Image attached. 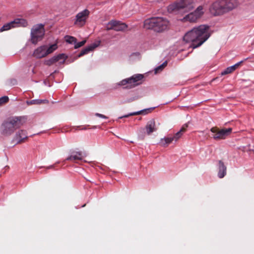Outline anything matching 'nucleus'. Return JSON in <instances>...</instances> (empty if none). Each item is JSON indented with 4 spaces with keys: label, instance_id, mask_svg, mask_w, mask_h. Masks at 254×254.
<instances>
[{
    "label": "nucleus",
    "instance_id": "nucleus-21",
    "mask_svg": "<svg viewBox=\"0 0 254 254\" xmlns=\"http://www.w3.org/2000/svg\"><path fill=\"white\" fill-rule=\"evenodd\" d=\"M98 46V44L93 43L91 44L90 46H88L85 48H84L83 50H81V51L80 52L79 55H78V57H80L83 56L84 55H86L88 54L90 51L94 50L95 48L97 47Z\"/></svg>",
    "mask_w": 254,
    "mask_h": 254
},
{
    "label": "nucleus",
    "instance_id": "nucleus-17",
    "mask_svg": "<svg viewBox=\"0 0 254 254\" xmlns=\"http://www.w3.org/2000/svg\"><path fill=\"white\" fill-rule=\"evenodd\" d=\"M218 170L217 176L219 178L222 179L226 175L227 167L221 160L218 161Z\"/></svg>",
    "mask_w": 254,
    "mask_h": 254
},
{
    "label": "nucleus",
    "instance_id": "nucleus-18",
    "mask_svg": "<svg viewBox=\"0 0 254 254\" xmlns=\"http://www.w3.org/2000/svg\"><path fill=\"white\" fill-rule=\"evenodd\" d=\"M84 155L81 151H72L65 160L71 161L80 160L82 159Z\"/></svg>",
    "mask_w": 254,
    "mask_h": 254
},
{
    "label": "nucleus",
    "instance_id": "nucleus-2",
    "mask_svg": "<svg viewBox=\"0 0 254 254\" xmlns=\"http://www.w3.org/2000/svg\"><path fill=\"white\" fill-rule=\"evenodd\" d=\"M169 21L161 17H153L146 19L144 26L148 29H152L157 32H161L168 28Z\"/></svg>",
    "mask_w": 254,
    "mask_h": 254
},
{
    "label": "nucleus",
    "instance_id": "nucleus-28",
    "mask_svg": "<svg viewBox=\"0 0 254 254\" xmlns=\"http://www.w3.org/2000/svg\"><path fill=\"white\" fill-rule=\"evenodd\" d=\"M86 43V40H83L79 42H77V41L74 44V48L77 49L83 46Z\"/></svg>",
    "mask_w": 254,
    "mask_h": 254
},
{
    "label": "nucleus",
    "instance_id": "nucleus-24",
    "mask_svg": "<svg viewBox=\"0 0 254 254\" xmlns=\"http://www.w3.org/2000/svg\"><path fill=\"white\" fill-rule=\"evenodd\" d=\"M173 141H174V138H173L172 136H170L161 138L160 141V143L161 146L166 147L168 145L171 143Z\"/></svg>",
    "mask_w": 254,
    "mask_h": 254
},
{
    "label": "nucleus",
    "instance_id": "nucleus-7",
    "mask_svg": "<svg viewBox=\"0 0 254 254\" xmlns=\"http://www.w3.org/2000/svg\"><path fill=\"white\" fill-rule=\"evenodd\" d=\"M203 10V6L200 5L193 12L186 15L183 18L180 19V20L183 22H195L203 14L204 11Z\"/></svg>",
    "mask_w": 254,
    "mask_h": 254
},
{
    "label": "nucleus",
    "instance_id": "nucleus-9",
    "mask_svg": "<svg viewBox=\"0 0 254 254\" xmlns=\"http://www.w3.org/2000/svg\"><path fill=\"white\" fill-rule=\"evenodd\" d=\"M28 25L27 21L23 18H16L13 21L7 23L0 28V32L10 29L12 28L17 27H26Z\"/></svg>",
    "mask_w": 254,
    "mask_h": 254
},
{
    "label": "nucleus",
    "instance_id": "nucleus-8",
    "mask_svg": "<svg viewBox=\"0 0 254 254\" xmlns=\"http://www.w3.org/2000/svg\"><path fill=\"white\" fill-rule=\"evenodd\" d=\"M89 15L90 11L87 9L77 13L74 19V25L78 27H82L85 25Z\"/></svg>",
    "mask_w": 254,
    "mask_h": 254
},
{
    "label": "nucleus",
    "instance_id": "nucleus-11",
    "mask_svg": "<svg viewBox=\"0 0 254 254\" xmlns=\"http://www.w3.org/2000/svg\"><path fill=\"white\" fill-rule=\"evenodd\" d=\"M232 128H223L219 130L217 127H212L210 131L213 134H212L213 138L215 140L224 139L228 136L232 132Z\"/></svg>",
    "mask_w": 254,
    "mask_h": 254
},
{
    "label": "nucleus",
    "instance_id": "nucleus-4",
    "mask_svg": "<svg viewBox=\"0 0 254 254\" xmlns=\"http://www.w3.org/2000/svg\"><path fill=\"white\" fill-rule=\"evenodd\" d=\"M194 7L192 0H180L170 4L168 11L169 13L184 14L190 11Z\"/></svg>",
    "mask_w": 254,
    "mask_h": 254
},
{
    "label": "nucleus",
    "instance_id": "nucleus-30",
    "mask_svg": "<svg viewBox=\"0 0 254 254\" xmlns=\"http://www.w3.org/2000/svg\"><path fill=\"white\" fill-rule=\"evenodd\" d=\"M9 100V98L7 96H4L0 98V105L7 103Z\"/></svg>",
    "mask_w": 254,
    "mask_h": 254
},
{
    "label": "nucleus",
    "instance_id": "nucleus-33",
    "mask_svg": "<svg viewBox=\"0 0 254 254\" xmlns=\"http://www.w3.org/2000/svg\"><path fill=\"white\" fill-rule=\"evenodd\" d=\"M11 81L12 82V83H13V84H14L15 83H16V80H15V79L11 80Z\"/></svg>",
    "mask_w": 254,
    "mask_h": 254
},
{
    "label": "nucleus",
    "instance_id": "nucleus-12",
    "mask_svg": "<svg viewBox=\"0 0 254 254\" xmlns=\"http://www.w3.org/2000/svg\"><path fill=\"white\" fill-rule=\"evenodd\" d=\"M127 26L124 23L120 21L112 20L107 25V30H114L116 31H122L127 28Z\"/></svg>",
    "mask_w": 254,
    "mask_h": 254
},
{
    "label": "nucleus",
    "instance_id": "nucleus-3",
    "mask_svg": "<svg viewBox=\"0 0 254 254\" xmlns=\"http://www.w3.org/2000/svg\"><path fill=\"white\" fill-rule=\"evenodd\" d=\"M22 117H14L8 121L4 122L0 127L1 133L4 136H9L12 134L15 130L20 127L25 121Z\"/></svg>",
    "mask_w": 254,
    "mask_h": 254
},
{
    "label": "nucleus",
    "instance_id": "nucleus-27",
    "mask_svg": "<svg viewBox=\"0 0 254 254\" xmlns=\"http://www.w3.org/2000/svg\"><path fill=\"white\" fill-rule=\"evenodd\" d=\"M65 41L69 44H75L76 42V39L72 36H66L65 37Z\"/></svg>",
    "mask_w": 254,
    "mask_h": 254
},
{
    "label": "nucleus",
    "instance_id": "nucleus-34",
    "mask_svg": "<svg viewBox=\"0 0 254 254\" xmlns=\"http://www.w3.org/2000/svg\"><path fill=\"white\" fill-rule=\"evenodd\" d=\"M249 59V58H247V59H245L244 61H246V60H247V59Z\"/></svg>",
    "mask_w": 254,
    "mask_h": 254
},
{
    "label": "nucleus",
    "instance_id": "nucleus-15",
    "mask_svg": "<svg viewBox=\"0 0 254 254\" xmlns=\"http://www.w3.org/2000/svg\"><path fill=\"white\" fill-rule=\"evenodd\" d=\"M47 56L46 45H42L38 47L34 51L32 54V56L36 59H41Z\"/></svg>",
    "mask_w": 254,
    "mask_h": 254
},
{
    "label": "nucleus",
    "instance_id": "nucleus-26",
    "mask_svg": "<svg viewBox=\"0 0 254 254\" xmlns=\"http://www.w3.org/2000/svg\"><path fill=\"white\" fill-rule=\"evenodd\" d=\"M48 101L47 100H41V99H34L29 101H27V103L28 105L32 104H41L42 103H47Z\"/></svg>",
    "mask_w": 254,
    "mask_h": 254
},
{
    "label": "nucleus",
    "instance_id": "nucleus-23",
    "mask_svg": "<svg viewBox=\"0 0 254 254\" xmlns=\"http://www.w3.org/2000/svg\"><path fill=\"white\" fill-rule=\"evenodd\" d=\"M188 127V125L185 124L181 128V129L178 131L175 134L172 136L174 138V140L175 141H177L183 135V133H184L187 128Z\"/></svg>",
    "mask_w": 254,
    "mask_h": 254
},
{
    "label": "nucleus",
    "instance_id": "nucleus-29",
    "mask_svg": "<svg viewBox=\"0 0 254 254\" xmlns=\"http://www.w3.org/2000/svg\"><path fill=\"white\" fill-rule=\"evenodd\" d=\"M167 64V62L165 61L162 64L155 68V72L157 73L159 70H162L165 66H166Z\"/></svg>",
    "mask_w": 254,
    "mask_h": 254
},
{
    "label": "nucleus",
    "instance_id": "nucleus-31",
    "mask_svg": "<svg viewBox=\"0 0 254 254\" xmlns=\"http://www.w3.org/2000/svg\"><path fill=\"white\" fill-rule=\"evenodd\" d=\"M95 116H97V117H98L99 118H103V119H107L108 118L107 116H105V115H104L103 114H99V113H96L95 114Z\"/></svg>",
    "mask_w": 254,
    "mask_h": 254
},
{
    "label": "nucleus",
    "instance_id": "nucleus-19",
    "mask_svg": "<svg viewBox=\"0 0 254 254\" xmlns=\"http://www.w3.org/2000/svg\"><path fill=\"white\" fill-rule=\"evenodd\" d=\"M146 133L150 135L151 133L157 130L155 127V122L154 119H151L148 121L145 126Z\"/></svg>",
    "mask_w": 254,
    "mask_h": 254
},
{
    "label": "nucleus",
    "instance_id": "nucleus-1",
    "mask_svg": "<svg viewBox=\"0 0 254 254\" xmlns=\"http://www.w3.org/2000/svg\"><path fill=\"white\" fill-rule=\"evenodd\" d=\"M209 26L200 25L194 27L188 31L184 36V40L187 43H191L190 47L193 49L199 47L210 37L208 31Z\"/></svg>",
    "mask_w": 254,
    "mask_h": 254
},
{
    "label": "nucleus",
    "instance_id": "nucleus-16",
    "mask_svg": "<svg viewBox=\"0 0 254 254\" xmlns=\"http://www.w3.org/2000/svg\"><path fill=\"white\" fill-rule=\"evenodd\" d=\"M28 137L27 132L25 130L21 129L16 132L13 140L16 141V143H21L24 142Z\"/></svg>",
    "mask_w": 254,
    "mask_h": 254
},
{
    "label": "nucleus",
    "instance_id": "nucleus-25",
    "mask_svg": "<svg viewBox=\"0 0 254 254\" xmlns=\"http://www.w3.org/2000/svg\"><path fill=\"white\" fill-rule=\"evenodd\" d=\"M58 48V46L57 44H54L51 45H50L49 47H48L47 45H46V51L47 55H48L52 53L54 51L56 50Z\"/></svg>",
    "mask_w": 254,
    "mask_h": 254
},
{
    "label": "nucleus",
    "instance_id": "nucleus-32",
    "mask_svg": "<svg viewBox=\"0 0 254 254\" xmlns=\"http://www.w3.org/2000/svg\"><path fill=\"white\" fill-rule=\"evenodd\" d=\"M54 168V165H51L47 167V169H52Z\"/></svg>",
    "mask_w": 254,
    "mask_h": 254
},
{
    "label": "nucleus",
    "instance_id": "nucleus-13",
    "mask_svg": "<svg viewBox=\"0 0 254 254\" xmlns=\"http://www.w3.org/2000/svg\"><path fill=\"white\" fill-rule=\"evenodd\" d=\"M67 59V56L64 54H60L57 56H55L51 59L45 61V64L47 65H51L54 64L59 62L61 64L64 63Z\"/></svg>",
    "mask_w": 254,
    "mask_h": 254
},
{
    "label": "nucleus",
    "instance_id": "nucleus-10",
    "mask_svg": "<svg viewBox=\"0 0 254 254\" xmlns=\"http://www.w3.org/2000/svg\"><path fill=\"white\" fill-rule=\"evenodd\" d=\"M143 78V75L141 74H135L131 77L122 80L119 83V85H127L126 88H131L138 84V81Z\"/></svg>",
    "mask_w": 254,
    "mask_h": 254
},
{
    "label": "nucleus",
    "instance_id": "nucleus-6",
    "mask_svg": "<svg viewBox=\"0 0 254 254\" xmlns=\"http://www.w3.org/2000/svg\"><path fill=\"white\" fill-rule=\"evenodd\" d=\"M209 10L213 16H220L226 13L223 0H216L209 6Z\"/></svg>",
    "mask_w": 254,
    "mask_h": 254
},
{
    "label": "nucleus",
    "instance_id": "nucleus-20",
    "mask_svg": "<svg viewBox=\"0 0 254 254\" xmlns=\"http://www.w3.org/2000/svg\"><path fill=\"white\" fill-rule=\"evenodd\" d=\"M155 108V107H152V108H147V109H143V110H142L141 111H137V112H133V113H130V114H129L128 115L123 116L122 117H120L119 118L120 119H122V118H127V117H128L130 116L137 115H140V114L146 115V114H148V113H150Z\"/></svg>",
    "mask_w": 254,
    "mask_h": 254
},
{
    "label": "nucleus",
    "instance_id": "nucleus-22",
    "mask_svg": "<svg viewBox=\"0 0 254 254\" xmlns=\"http://www.w3.org/2000/svg\"><path fill=\"white\" fill-rule=\"evenodd\" d=\"M244 61H241L235 64L229 66L226 68L224 70L221 72V75H224L229 73L232 72L233 71L236 70V69L240 65V64L242 63Z\"/></svg>",
    "mask_w": 254,
    "mask_h": 254
},
{
    "label": "nucleus",
    "instance_id": "nucleus-14",
    "mask_svg": "<svg viewBox=\"0 0 254 254\" xmlns=\"http://www.w3.org/2000/svg\"><path fill=\"white\" fill-rule=\"evenodd\" d=\"M226 13L236 8L240 4L238 0H223Z\"/></svg>",
    "mask_w": 254,
    "mask_h": 254
},
{
    "label": "nucleus",
    "instance_id": "nucleus-5",
    "mask_svg": "<svg viewBox=\"0 0 254 254\" xmlns=\"http://www.w3.org/2000/svg\"><path fill=\"white\" fill-rule=\"evenodd\" d=\"M45 25L42 23L37 24L33 26L30 33V41L36 45L39 42L42 41L45 34Z\"/></svg>",
    "mask_w": 254,
    "mask_h": 254
}]
</instances>
